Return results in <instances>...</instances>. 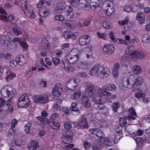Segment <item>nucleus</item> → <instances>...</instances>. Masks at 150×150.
<instances>
[{
    "instance_id": "nucleus-1",
    "label": "nucleus",
    "mask_w": 150,
    "mask_h": 150,
    "mask_svg": "<svg viewBox=\"0 0 150 150\" xmlns=\"http://www.w3.org/2000/svg\"><path fill=\"white\" fill-rule=\"evenodd\" d=\"M143 79L141 77H138L136 80L133 76H130L129 78H124L122 81L123 85L124 87L130 88L133 87L132 89L134 91L139 90L140 86L142 84Z\"/></svg>"
},
{
    "instance_id": "nucleus-2",
    "label": "nucleus",
    "mask_w": 150,
    "mask_h": 150,
    "mask_svg": "<svg viewBox=\"0 0 150 150\" xmlns=\"http://www.w3.org/2000/svg\"><path fill=\"white\" fill-rule=\"evenodd\" d=\"M110 73L109 69L97 64H96L89 72L90 75H94L96 73L97 75L102 79L107 78Z\"/></svg>"
},
{
    "instance_id": "nucleus-3",
    "label": "nucleus",
    "mask_w": 150,
    "mask_h": 150,
    "mask_svg": "<svg viewBox=\"0 0 150 150\" xmlns=\"http://www.w3.org/2000/svg\"><path fill=\"white\" fill-rule=\"evenodd\" d=\"M22 6L25 15L28 18H35V14L31 6L27 0H24L22 3Z\"/></svg>"
},
{
    "instance_id": "nucleus-4",
    "label": "nucleus",
    "mask_w": 150,
    "mask_h": 150,
    "mask_svg": "<svg viewBox=\"0 0 150 150\" xmlns=\"http://www.w3.org/2000/svg\"><path fill=\"white\" fill-rule=\"evenodd\" d=\"M97 93L95 94L92 98V100L95 102L103 103L102 101L105 96H109L111 95L110 93L100 88L97 90Z\"/></svg>"
},
{
    "instance_id": "nucleus-5",
    "label": "nucleus",
    "mask_w": 150,
    "mask_h": 150,
    "mask_svg": "<svg viewBox=\"0 0 150 150\" xmlns=\"http://www.w3.org/2000/svg\"><path fill=\"white\" fill-rule=\"evenodd\" d=\"M68 9L66 11L68 13V16L70 15L72 16L73 14L72 12V8L69 5L66 6L65 3L64 1L59 2L58 4V6L56 7L54 11V13H59L61 12V11L65 9Z\"/></svg>"
},
{
    "instance_id": "nucleus-6",
    "label": "nucleus",
    "mask_w": 150,
    "mask_h": 150,
    "mask_svg": "<svg viewBox=\"0 0 150 150\" xmlns=\"http://www.w3.org/2000/svg\"><path fill=\"white\" fill-rule=\"evenodd\" d=\"M134 50V46L132 45H128L127 48L125 50V54L122 56L121 59V64L125 67H127L129 63V60L130 59V56L129 54L132 52Z\"/></svg>"
},
{
    "instance_id": "nucleus-7",
    "label": "nucleus",
    "mask_w": 150,
    "mask_h": 150,
    "mask_svg": "<svg viewBox=\"0 0 150 150\" xmlns=\"http://www.w3.org/2000/svg\"><path fill=\"white\" fill-rule=\"evenodd\" d=\"M30 104L28 97L25 93L22 95L18 100L17 105L19 108H26L29 106Z\"/></svg>"
},
{
    "instance_id": "nucleus-8",
    "label": "nucleus",
    "mask_w": 150,
    "mask_h": 150,
    "mask_svg": "<svg viewBox=\"0 0 150 150\" xmlns=\"http://www.w3.org/2000/svg\"><path fill=\"white\" fill-rule=\"evenodd\" d=\"M79 80L74 78H71L67 82L66 86L69 90L74 91L78 88Z\"/></svg>"
},
{
    "instance_id": "nucleus-9",
    "label": "nucleus",
    "mask_w": 150,
    "mask_h": 150,
    "mask_svg": "<svg viewBox=\"0 0 150 150\" xmlns=\"http://www.w3.org/2000/svg\"><path fill=\"white\" fill-rule=\"evenodd\" d=\"M110 2L108 1H105L102 4V7L105 11L106 14L108 16H111L114 11V9L112 7L110 6Z\"/></svg>"
},
{
    "instance_id": "nucleus-10",
    "label": "nucleus",
    "mask_w": 150,
    "mask_h": 150,
    "mask_svg": "<svg viewBox=\"0 0 150 150\" xmlns=\"http://www.w3.org/2000/svg\"><path fill=\"white\" fill-rule=\"evenodd\" d=\"M130 59H142L145 57V54L143 52L137 50H134L130 54Z\"/></svg>"
},
{
    "instance_id": "nucleus-11",
    "label": "nucleus",
    "mask_w": 150,
    "mask_h": 150,
    "mask_svg": "<svg viewBox=\"0 0 150 150\" xmlns=\"http://www.w3.org/2000/svg\"><path fill=\"white\" fill-rule=\"evenodd\" d=\"M12 86L6 85L1 89V94L2 96L4 97H9L12 94Z\"/></svg>"
},
{
    "instance_id": "nucleus-12",
    "label": "nucleus",
    "mask_w": 150,
    "mask_h": 150,
    "mask_svg": "<svg viewBox=\"0 0 150 150\" xmlns=\"http://www.w3.org/2000/svg\"><path fill=\"white\" fill-rule=\"evenodd\" d=\"M64 88V86L62 85L61 83H59L54 86L52 94L56 96H59L61 95V91L63 90Z\"/></svg>"
},
{
    "instance_id": "nucleus-13",
    "label": "nucleus",
    "mask_w": 150,
    "mask_h": 150,
    "mask_svg": "<svg viewBox=\"0 0 150 150\" xmlns=\"http://www.w3.org/2000/svg\"><path fill=\"white\" fill-rule=\"evenodd\" d=\"M115 50L114 46L110 44H106L105 45L103 48V50L104 53L108 55H111L113 54Z\"/></svg>"
},
{
    "instance_id": "nucleus-14",
    "label": "nucleus",
    "mask_w": 150,
    "mask_h": 150,
    "mask_svg": "<svg viewBox=\"0 0 150 150\" xmlns=\"http://www.w3.org/2000/svg\"><path fill=\"white\" fill-rule=\"evenodd\" d=\"M61 65L64 70L66 71L72 72L74 71V67L67 60L62 61Z\"/></svg>"
},
{
    "instance_id": "nucleus-15",
    "label": "nucleus",
    "mask_w": 150,
    "mask_h": 150,
    "mask_svg": "<svg viewBox=\"0 0 150 150\" xmlns=\"http://www.w3.org/2000/svg\"><path fill=\"white\" fill-rule=\"evenodd\" d=\"M33 100L36 103H45L48 102V97L47 96H33Z\"/></svg>"
},
{
    "instance_id": "nucleus-16",
    "label": "nucleus",
    "mask_w": 150,
    "mask_h": 150,
    "mask_svg": "<svg viewBox=\"0 0 150 150\" xmlns=\"http://www.w3.org/2000/svg\"><path fill=\"white\" fill-rule=\"evenodd\" d=\"M77 125L81 129L88 128V123L84 116H82L80 117L77 122Z\"/></svg>"
},
{
    "instance_id": "nucleus-17",
    "label": "nucleus",
    "mask_w": 150,
    "mask_h": 150,
    "mask_svg": "<svg viewBox=\"0 0 150 150\" xmlns=\"http://www.w3.org/2000/svg\"><path fill=\"white\" fill-rule=\"evenodd\" d=\"M71 133H72L70 131H68L65 135H64L63 136L62 142L63 143L65 144H69L72 142V138Z\"/></svg>"
},
{
    "instance_id": "nucleus-18",
    "label": "nucleus",
    "mask_w": 150,
    "mask_h": 150,
    "mask_svg": "<svg viewBox=\"0 0 150 150\" xmlns=\"http://www.w3.org/2000/svg\"><path fill=\"white\" fill-rule=\"evenodd\" d=\"M92 63V62H90L86 61H84L78 64V67L83 70H88L90 67Z\"/></svg>"
},
{
    "instance_id": "nucleus-19",
    "label": "nucleus",
    "mask_w": 150,
    "mask_h": 150,
    "mask_svg": "<svg viewBox=\"0 0 150 150\" xmlns=\"http://www.w3.org/2000/svg\"><path fill=\"white\" fill-rule=\"evenodd\" d=\"M89 131L90 133L96 135L99 137H102L103 136H104V134L103 131L100 129L98 128L90 129Z\"/></svg>"
},
{
    "instance_id": "nucleus-20",
    "label": "nucleus",
    "mask_w": 150,
    "mask_h": 150,
    "mask_svg": "<svg viewBox=\"0 0 150 150\" xmlns=\"http://www.w3.org/2000/svg\"><path fill=\"white\" fill-rule=\"evenodd\" d=\"M41 115L42 117L41 116L38 117H37L38 119L44 123H48L49 120L46 117L48 115L47 112L45 111H44L42 112Z\"/></svg>"
},
{
    "instance_id": "nucleus-21",
    "label": "nucleus",
    "mask_w": 150,
    "mask_h": 150,
    "mask_svg": "<svg viewBox=\"0 0 150 150\" xmlns=\"http://www.w3.org/2000/svg\"><path fill=\"white\" fill-rule=\"evenodd\" d=\"M29 150H36L39 147L38 142L35 140H32L28 143Z\"/></svg>"
},
{
    "instance_id": "nucleus-22",
    "label": "nucleus",
    "mask_w": 150,
    "mask_h": 150,
    "mask_svg": "<svg viewBox=\"0 0 150 150\" xmlns=\"http://www.w3.org/2000/svg\"><path fill=\"white\" fill-rule=\"evenodd\" d=\"M16 60L18 64L21 66H23L25 64L27 61L26 59L22 55L20 54L17 56Z\"/></svg>"
},
{
    "instance_id": "nucleus-23",
    "label": "nucleus",
    "mask_w": 150,
    "mask_h": 150,
    "mask_svg": "<svg viewBox=\"0 0 150 150\" xmlns=\"http://www.w3.org/2000/svg\"><path fill=\"white\" fill-rule=\"evenodd\" d=\"M89 36L85 35L81 37L79 39V43L80 45H84L89 42L88 39Z\"/></svg>"
},
{
    "instance_id": "nucleus-24",
    "label": "nucleus",
    "mask_w": 150,
    "mask_h": 150,
    "mask_svg": "<svg viewBox=\"0 0 150 150\" xmlns=\"http://www.w3.org/2000/svg\"><path fill=\"white\" fill-rule=\"evenodd\" d=\"M63 35L66 39L71 38L73 39H75L76 38V35L72 32L69 30L65 31L63 33Z\"/></svg>"
},
{
    "instance_id": "nucleus-25",
    "label": "nucleus",
    "mask_w": 150,
    "mask_h": 150,
    "mask_svg": "<svg viewBox=\"0 0 150 150\" xmlns=\"http://www.w3.org/2000/svg\"><path fill=\"white\" fill-rule=\"evenodd\" d=\"M119 64L117 63L115 64L112 69V74L115 78H117L119 75V70L120 68Z\"/></svg>"
},
{
    "instance_id": "nucleus-26",
    "label": "nucleus",
    "mask_w": 150,
    "mask_h": 150,
    "mask_svg": "<svg viewBox=\"0 0 150 150\" xmlns=\"http://www.w3.org/2000/svg\"><path fill=\"white\" fill-rule=\"evenodd\" d=\"M136 18L140 24H142L145 22V16L142 13H139L137 14Z\"/></svg>"
},
{
    "instance_id": "nucleus-27",
    "label": "nucleus",
    "mask_w": 150,
    "mask_h": 150,
    "mask_svg": "<svg viewBox=\"0 0 150 150\" xmlns=\"http://www.w3.org/2000/svg\"><path fill=\"white\" fill-rule=\"evenodd\" d=\"M83 105L85 107L88 108L91 106L90 101L86 96H83L81 99Z\"/></svg>"
},
{
    "instance_id": "nucleus-28",
    "label": "nucleus",
    "mask_w": 150,
    "mask_h": 150,
    "mask_svg": "<svg viewBox=\"0 0 150 150\" xmlns=\"http://www.w3.org/2000/svg\"><path fill=\"white\" fill-rule=\"evenodd\" d=\"M81 95V91L77 88L74 91L73 93L71 95V98L72 99H76L79 98Z\"/></svg>"
},
{
    "instance_id": "nucleus-29",
    "label": "nucleus",
    "mask_w": 150,
    "mask_h": 150,
    "mask_svg": "<svg viewBox=\"0 0 150 150\" xmlns=\"http://www.w3.org/2000/svg\"><path fill=\"white\" fill-rule=\"evenodd\" d=\"M6 80L7 82L15 78L16 74L13 72L10 71H6Z\"/></svg>"
},
{
    "instance_id": "nucleus-30",
    "label": "nucleus",
    "mask_w": 150,
    "mask_h": 150,
    "mask_svg": "<svg viewBox=\"0 0 150 150\" xmlns=\"http://www.w3.org/2000/svg\"><path fill=\"white\" fill-rule=\"evenodd\" d=\"M79 57L76 56L72 57L71 55L68 54L67 57V60L70 64H73L77 61Z\"/></svg>"
},
{
    "instance_id": "nucleus-31",
    "label": "nucleus",
    "mask_w": 150,
    "mask_h": 150,
    "mask_svg": "<svg viewBox=\"0 0 150 150\" xmlns=\"http://www.w3.org/2000/svg\"><path fill=\"white\" fill-rule=\"evenodd\" d=\"M102 88L103 90L106 91H113L116 89V86L114 84H107L103 86Z\"/></svg>"
},
{
    "instance_id": "nucleus-32",
    "label": "nucleus",
    "mask_w": 150,
    "mask_h": 150,
    "mask_svg": "<svg viewBox=\"0 0 150 150\" xmlns=\"http://www.w3.org/2000/svg\"><path fill=\"white\" fill-rule=\"evenodd\" d=\"M99 3V0H91L89 4L90 9L92 8L95 10L98 7Z\"/></svg>"
},
{
    "instance_id": "nucleus-33",
    "label": "nucleus",
    "mask_w": 150,
    "mask_h": 150,
    "mask_svg": "<svg viewBox=\"0 0 150 150\" xmlns=\"http://www.w3.org/2000/svg\"><path fill=\"white\" fill-rule=\"evenodd\" d=\"M94 125L95 126L97 127H108V122L105 120H101L98 121V123H95Z\"/></svg>"
},
{
    "instance_id": "nucleus-34",
    "label": "nucleus",
    "mask_w": 150,
    "mask_h": 150,
    "mask_svg": "<svg viewBox=\"0 0 150 150\" xmlns=\"http://www.w3.org/2000/svg\"><path fill=\"white\" fill-rule=\"evenodd\" d=\"M86 91L95 92L94 86L93 84L90 82H86Z\"/></svg>"
},
{
    "instance_id": "nucleus-35",
    "label": "nucleus",
    "mask_w": 150,
    "mask_h": 150,
    "mask_svg": "<svg viewBox=\"0 0 150 150\" xmlns=\"http://www.w3.org/2000/svg\"><path fill=\"white\" fill-rule=\"evenodd\" d=\"M78 8L82 9L86 11H88L90 10V6L88 4L79 3L78 5Z\"/></svg>"
},
{
    "instance_id": "nucleus-36",
    "label": "nucleus",
    "mask_w": 150,
    "mask_h": 150,
    "mask_svg": "<svg viewBox=\"0 0 150 150\" xmlns=\"http://www.w3.org/2000/svg\"><path fill=\"white\" fill-rule=\"evenodd\" d=\"M42 45L43 49L46 50V51L50 49V44L48 43V41L45 38H44L42 40Z\"/></svg>"
},
{
    "instance_id": "nucleus-37",
    "label": "nucleus",
    "mask_w": 150,
    "mask_h": 150,
    "mask_svg": "<svg viewBox=\"0 0 150 150\" xmlns=\"http://www.w3.org/2000/svg\"><path fill=\"white\" fill-rule=\"evenodd\" d=\"M132 69L134 73L135 74H139L142 72L141 67L138 65H134Z\"/></svg>"
},
{
    "instance_id": "nucleus-38",
    "label": "nucleus",
    "mask_w": 150,
    "mask_h": 150,
    "mask_svg": "<svg viewBox=\"0 0 150 150\" xmlns=\"http://www.w3.org/2000/svg\"><path fill=\"white\" fill-rule=\"evenodd\" d=\"M70 110L72 114L74 115H78L80 114L79 108L77 107L71 108Z\"/></svg>"
},
{
    "instance_id": "nucleus-39",
    "label": "nucleus",
    "mask_w": 150,
    "mask_h": 150,
    "mask_svg": "<svg viewBox=\"0 0 150 150\" xmlns=\"http://www.w3.org/2000/svg\"><path fill=\"white\" fill-rule=\"evenodd\" d=\"M79 50L76 48H74L72 49L68 54L71 55L72 56H76L79 57V55L78 54Z\"/></svg>"
},
{
    "instance_id": "nucleus-40",
    "label": "nucleus",
    "mask_w": 150,
    "mask_h": 150,
    "mask_svg": "<svg viewBox=\"0 0 150 150\" xmlns=\"http://www.w3.org/2000/svg\"><path fill=\"white\" fill-rule=\"evenodd\" d=\"M142 41L145 43H148L150 42V36L147 34L143 35L142 38Z\"/></svg>"
},
{
    "instance_id": "nucleus-41",
    "label": "nucleus",
    "mask_w": 150,
    "mask_h": 150,
    "mask_svg": "<svg viewBox=\"0 0 150 150\" xmlns=\"http://www.w3.org/2000/svg\"><path fill=\"white\" fill-rule=\"evenodd\" d=\"M103 103L96 102L93 104V108L97 110H101L103 108L104 106L102 105Z\"/></svg>"
},
{
    "instance_id": "nucleus-42",
    "label": "nucleus",
    "mask_w": 150,
    "mask_h": 150,
    "mask_svg": "<svg viewBox=\"0 0 150 150\" xmlns=\"http://www.w3.org/2000/svg\"><path fill=\"white\" fill-rule=\"evenodd\" d=\"M11 100V97L7 100V101L6 103V105H9V107H8V110L11 113L12 112L13 110V108L11 105V103L10 102Z\"/></svg>"
},
{
    "instance_id": "nucleus-43",
    "label": "nucleus",
    "mask_w": 150,
    "mask_h": 150,
    "mask_svg": "<svg viewBox=\"0 0 150 150\" xmlns=\"http://www.w3.org/2000/svg\"><path fill=\"white\" fill-rule=\"evenodd\" d=\"M127 120L126 117H121L120 119V124L121 127H123L126 125L127 123Z\"/></svg>"
},
{
    "instance_id": "nucleus-44",
    "label": "nucleus",
    "mask_w": 150,
    "mask_h": 150,
    "mask_svg": "<svg viewBox=\"0 0 150 150\" xmlns=\"http://www.w3.org/2000/svg\"><path fill=\"white\" fill-rule=\"evenodd\" d=\"M101 144H100V142L99 143L98 142L94 143L92 145L93 149L94 150H99L100 149L101 146Z\"/></svg>"
},
{
    "instance_id": "nucleus-45",
    "label": "nucleus",
    "mask_w": 150,
    "mask_h": 150,
    "mask_svg": "<svg viewBox=\"0 0 150 150\" xmlns=\"http://www.w3.org/2000/svg\"><path fill=\"white\" fill-rule=\"evenodd\" d=\"M120 106V104L118 102L114 103L112 106V109L113 110L116 112L118 110Z\"/></svg>"
},
{
    "instance_id": "nucleus-46",
    "label": "nucleus",
    "mask_w": 150,
    "mask_h": 150,
    "mask_svg": "<svg viewBox=\"0 0 150 150\" xmlns=\"http://www.w3.org/2000/svg\"><path fill=\"white\" fill-rule=\"evenodd\" d=\"M87 52L86 54V58L89 60L90 59H93V56L92 50L88 51L87 50H86Z\"/></svg>"
},
{
    "instance_id": "nucleus-47",
    "label": "nucleus",
    "mask_w": 150,
    "mask_h": 150,
    "mask_svg": "<svg viewBox=\"0 0 150 150\" xmlns=\"http://www.w3.org/2000/svg\"><path fill=\"white\" fill-rule=\"evenodd\" d=\"M113 42L119 44H122L125 45H127V42L126 41L118 38H116L115 39V41Z\"/></svg>"
},
{
    "instance_id": "nucleus-48",
    "label": "nucleus",
    "mask_w": 150,
    "mask_h": 150,
    "mask_svg": "<svg viewBox=\"0 0 150 150\" xmlns=\"http://www.w3.org/2000/svg\"><path fill=\"white\" fill-rule=\"evenodd\" d=\"M102 110V113L103 115L105 116H107L108 115L109 110V108L104 106Z\"/></svg>"
},
{
    "instance_id": "nucleus-49",
    "label": "nucleus",
    "mask_w": 150,
    "mask_h": 150,
    "mask_svg": "<svg viewBox=\"0 0 150 150\" xmlns=\"http://www.w3.org/2000/svg\"><path fill=\"white\" fill-rule=\"evenodd\" d=\"M31 126L30 122L28 123L24 127V129L26 133H29L30 131V128Z\"/></svg>"
},
{
    "instance_id": "nucleus-50",
    "label": "nucleus",
    "mask_w": 150,
    "mask_h": 150,
    "mask_svg": "<svg viewBox=\"0 0 150 150\" xmlns=\"http://www.w3.org/2000/svg\"><path fill=\"white\" fill-rule=\"evenodd\" d=\"M110 23L108 21H105L102 23L103 27L107 29H109L110 28Z\"/></svg>"
},
{
    "instance_id": "nucleus-51",
    "label": "nucleus",
    "mask_w": 150,
    "mask_h": 150,
    "mask_svg": "<svg viewBox=\"0 0 150 150\" xmlns=\"http://www.w3.org/2000/svg\"><path fill=\"white\" fill-rule=\"evenodd\" d=\"M129 20V17L128 16H127L124 19L119 21V23L121 25H123L127 23L128 22Z\"/></svg>"
},
{
    "instance_id": "nucleus-52",
    "label": "nucleus",
    "mask_w": 150,
    "mask_h": 150,
    "mask_svg": "<svg viewBox=\"0 0 150 150\" xmlns=\"http://www.w3.org/2000/svg\"><path fill=\"white\" fill-rule=\"evenodd\" d=\"M51 127L54 129H58L59 127V124L55 121H53L52 122V123L51 125Z\"/></svg>"
},
{
    "instance_id": "nucleus-53",
    "label": "nucleus",
    "mask_w": 150,
    "mask_h": 150,
    "mask_svg": "<svg viewBox=\"0 0 150 150\" xmlns=\"http://www.w3.org/2000/svg\"><path fill=\"white\" fill-rule=\"evenodd\" d=\"M12 30L14 34L17 36H18L22 34V31L19 30L17 28L13 27Z\"/></svg>"
},
{
    "instance_id": "nucleus-54",
    "label": "nucleus",
    "mask_w": 150,
    "mask_h": 150,
    "mask_svg": "<svg viewBox=\"0 0 150 150\" xmlns=\"http://www.w3.org/2000/svg\"><path fill=\"white\" fill-rule=\"evenodd\" d=\"M5 38H7V40L10 39V37L8 35L1 36L0 37V43L2 44H4L5 43V41L4 40Z\"/></svg>"
},
{
    "instance_id": "nucleus-55",
    "label": "nucleus",
    "mask_w": 150,
    "mask_h": 150,
    "mask_svg": "<svg viewBox=\"0 0 150 150\" xmlns=\"http://www.w3.org/2000/svg\"><path fill=\"white\" fill-rule=\"evenodd\" d=\"M21 41V38L19 37H16L13 39L12 42L16 44H17L18 43L20 44Z\"/></svg>"
},
{
    "instance_id": "nucleus-56",
    "label": "nucleus",
    "mask_w": 150,
    "mask_h": 150,
    "mask_svg": "<svg viewBox=\"0 0 150 150\" xmlns=\"http://www.w3.org/2000/svg\"><path fill=\"white\" fill-rule=\"evenodd\" d=\"M52 61L54 64L55 65H57L60 62V59L55 57L52 58Z\"/></svg>"
},
{
    "instance_id": "nucleus-57",
    "label": "nucleus",
    "mask_w": 150,
    "mask_h": 150,
    "mask_svg": "<svg viewBox=\"0 0 150 150\" xmlns=\"http://www.w3.org/2000/svg\"><path fill=\"white\" fill-rule=\"evenodd\" d=\"M54 19L56 20L59 21H63L65 18L64 16L61 15H57L54 17Z\"/></svg>"
},
{
    "instance_id": "nucleus-58",
    "label": "nucleus",
    "mask_w": 150,
    "mask_h": 150,
    "mask_svg": "<svg viewBox=\"0 0 150 150\" xmlns=\"http://www.w3.org/2000/svg\"><path fill=\"white\" fill-rule=\"evenodd\" d=\"M59 117V115L57 113H55L52 114L50 117V119L53 122V121H54V120L56 119L57 118H58Z\"/></svg>"
},
{
    "instance_id": "nucleus-59",
    "label": "nucleus",
    "mask_w": 150,
    "mask_h": 150,
    "mask_svg": "<svg viewBox=\"0 0 150 150\" xmlns=\"http://www.w3.org/2000/svg\"><path fill=\"white\" fill-rule=\"evenodd\" d=\"M97 34L99 37L103 39H105L107 36V34L105 33H101L98 32L97 33Z\"/></svg>"
},
{
    "instance_id": "nucleus-60",
    "label": "nucleus",
    "mask_w": 150,
    "mask_h": 150,
    "mask_svg": "<svg viewBox=\"0 0 150 150\" xmlns=\"http://www.w3.org/2000/svg\"><path fill=\"white\" fill-rule=\"evenodd\" d=\"M71 124L68 122H65L64 124V126L67 130L69 129L71 127Z\"/></svg>"
},
{
    "instance_id": "nucleus-61",
    "label": "nucleus",
    "mask_w": 150,
    "mask_h": 150,
    "mask_svg": "<svg viewBox=\"0 0 150 150\" xmlns=\"http://www.w3.org/2000/svg\"><path fill=\"white\" fill-rule=\"evenodd\" d=\"M122 137V134L116 133L115 137V142H117Z\"/></svg>"
},
{
    "instance_id": "nucleus-62",
    "label": "nucleus",
    "mask_w": 150,
    "mask_h": 150,
    "mask_svg": "<svg viewBox=\"0 0 150 150\" xmlns=\"http://www.w3.org/2000/svg\"><path fill=\"white\" fill-rule=\"evenodd\" d=\"M113 140L112 139H106L105 144L107 146H111L113 144Z\"/></svg>"
},
{
    "instance_id": "nucleus-63",
    "label": "nucleus",
    "mask_w": 150,
    "mask_h": 150,
    "mask_svg": "<svg viewBox=\"0 0 150 150\" xmlns=\"http://www.w3.org/2000/svg\"><path fill=\"white\" fill-rule=\"evenodd\" d=\"M115 34L112 31H110L109 33V35L110 38L112 40L113 42L115 41Z\"/></svg>"
},
{
    "instance_id": "nucleus-64",
    "label": "nucleus",
    "mask_w": 150,
    "mask_h": 150,
    "mask_svg": "<svg viewBox=\"0 0 150 150\" xmlns=\"http://www.w3.org/2000/svg\"><path fill=\"white\" fill-rule=\"evenodd\" d=\"M145 96V93L141 92H137L135 94V96L137 98L144 97Z\"/></svg>"
}]
</instances>
